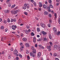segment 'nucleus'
<instances>
[{
    "label": "nucleus",
    "mask_w": 60,
    "mask_h": 60,
    "mask_svg": "<svg viewBox=\"0 0 60 60\" xmlns=\"http://www.w3.org/2000/svg\"><path fill=\"white\" fill-rule=\"evenodd\" d=\"M48 26L49 27H50V24H48Z\"/></svg>",
    "instance_id": "a18cd8bd"
},
{
    "label": "nucleus",
    "mask_w": 60,
    "mask_h": 60,
    "mask_svg": "<svg viewBox=\"0 0 60 60\" xmlns=\"http://www.w3.org/2000/svg\"><path fill=\"white\" fill-rule=\"evenodd\" d=\"M49 3L51 4L52 3V1L51 0H49L48 1Z\"/></svg>",
    "instance_id": "b1692460"
},
{
    "label": "nucleus",
    "mask_w": 60,
    "mask_h": 60,
    "mask_svg": "<svg viewBox=\"0 0 60 60\" xmlns=\"http://www.w3.org/2000/svg\"><path fill=\"white\" fill-rule=\"evenodd\" d=\"M34 4L35 6H36V3H34Z\"/></svg>",
    "instance_id": "e2e57ef3"
},
{
    "label": "nucleus",
    "mask_w": 60,
    "mask_h": 60,
    "mask_svg": "<svg viewBox=\"0 0 60 60\" xmlns=\"http://www.w3.org/2000/svg\"><path fill=\"white\" fill-rule=\"evenodd\" d=\"M2 21V19L0 18V22H1Z\"/></svg>",
    "instance_id": "052dcab7"
},
{
    "label": "nucleus",
    "mask_w": 60,
    "mask_h": 60,
    "mask_svg": "<svg viewBox=\"0 0 60 60\" xmlns=\"http://www.w3.org/2000/svg\"><path fill=\"white\" fill-rule=\"evenodd\" d=\"M49 22L50 23H52L51 22H52V21L51 20H49Z\"/></svg>",
    "instance_id": "09e8293b"
},
{
    "label": "nucleus",
    "mask_w": 60,
    "mask_h": 60,
    "mask_svg": "<svg viewBox=\"0 0 60 60\" xmlns=\"http://www.w3.org/2000/svg\"><path fill=\"white\" fill-rule=\"evenodd\" d=\"M49 43L51 45H52V43L51 42H50Z\"/></svg>",
    "instance_id": "13d9d810"
},
{
    "label": "nucleus",
    "mask_w": 60,
    "mask_h": 60,
    "mask_svg": "<svg viewBox=\"0 0 60 60\" xmlns=\"http://www.w3.org/2000/svg\"><path fill=\"white\" fill-rule=\"evenodd\" d=\"M38 54L39 55H40V56H41V53L40 52H39Z\"/></svg>",
    "instance_id": "ea45409f"
},
{
    "label": "nucleus",
    "mask_w": 60,
    "mask_h": 60,
    "mask_svg": "<svg viewBox=\"0 0 60 60\" xmlns=\"http://www.w3.org/2000/svg\"><path fill=\"white\" fill-rule=\"evenodd\" d=\"M43 41H47V39L46 38H45L44 39H43Z\"/></svg>",
    "instance_id": "aec40b11"
},
{
    "label": "nucleus",
    "mask_w": 60,
    "mask_h": 60,
    "mask_svg": "<svg viewBox=\"0 0 60 60\" xmlns=\"http://www.w3.org/2000/svg\"><path fill=\"white\" fill-rule=\"evenodd\" d=\"M49 7L50 8H53V6L51 4H50L49 5Z\"/></svg>",
    "instance_id": "f3484780"
},
{
    "label": "nucleus",
    "mask_w": 60,
    "mask_h": 60,
    "mask_svg": "<svg viewBox=\"0 0 60 60\" xmlns=\"http://www.w3.org/2000/svg\"><path fill=\"white\" fill-rule=\"evenodd\" d=\"M41 49H44V47H43V46H41Z\"/></svg>",
    "instance_id": "69168bd1"
},
{
    "label": "nucleus",
    "mask_w": 60,
    "mask_h": 60,
    "mask_svg": "<svg viewBox=\"0 0 60 60\" xmlns=\"http://www.w3.org/2000/svg\"><path fill=\"white\" fill-rule=\"evenodd\" d=\"M46 9H48V10H49L50 9V7H47L46 8Z\"/></svg>",
    "instance_id": "c9c22d12"
},
{
    "label": "nucleus",
    "mask_w": 60,
    "mask_h": 60,
    "mask_svg": "<svg viewBox=\"0 0 60 60\" xmlns=\"http://www.w3.org/2000/svg\"><path fill=\"white\" fill-rule=\"evenodd\" d=\"M23 9H24V10H26V7H25V6H23L22 7Z\"/></svg>",
    "instance_id": "6ab92c4d"
},
{
    "label": "nucleus",
    "mask_w": 60,
    "mask_h": 60,
    "mask_svg": "<svg viewBox=\"0 0 60 60\" xmlns=\"http://www.w3.org/2000/svg\"><path fill=\"white\" fill-rule=\"evenodd\" d=\"M50 18H51L52 17V15H51V14H49V16H48Z\"/></svg>",
    "instance_id": "393cba45"
},
{
    "label": "nucleus",
    "mask_w": 60,
    "mask_h": 60,
    "mask_svg": "<svg viewBox=\"0 0 60 60\" xmlns=\"http://www.w3.org/2000/svg\"><path fill=\"white\" fill-rule=\"evenodd\" d=\"M4 51H2V53H1V54H4Z\"/></svg>",
    "instance_id": "e433bc0d"
},
{
    "label": "nucleus",
    "mask_w": 60,
    "mask_h": 60,
    "mask_svg": "<svg viewBox=\"0 0 60 60\" xmlns=\"http://www.w3.org/2000/svg\"><path fill=\"white\" fill-rule=\"evenodd\" d=\"M7 30H8V29L7 28H6L5 29V31L6 32H7Z\"/></svg>",
    "instance_id": "6e6d98bb"
},
{
    "label": "nucleus",
    "mask_w": 60,
    "mask_h": 60,
    "mask_svg": "<svg viewBox=\"0 0 60 60\" xmlns=\"http://www.w3.org/2000/svg\"><path fill=\"white\" fill-rule=\"evenodd\" d=\"M41 56V55H39V54H38V57H40Z\"/></svg>",
    "instance_id": "5fc2aeb1"
},
{
    "label": "nucleus",
    "mask_w": 60,
    "mask_h": 60,
    "mask_svg": "<svg viewBox=\"0 0 60 60\" xmlns=\"http://www.w3.org/2000/svg\"><path fill=\"white\" fill-rule=\"evenodd\" d=\"M48 50L49 51H51V49H50V48H49V49H48Z\"/></svg>",
    "instance_id": "8fccbe9b"
},
{
    "label": "nucleus",
    "mask_w": 60,
    "mask_h": 60,
    "mask_svg": "<svg viewBox=\"0 0 60 60\" xmlns=\"http://www.w3.org/2000/svg\"><path fill=\"white\" fill-rule=\"evenodd\" d=\"M24 13V14H25V15H27L28 14L26 12H25Z\"/></svg>",
    "instance_id": "cd10ccee"
},
{
    "label": "nucleus",
    "mask_w": 60,
    "mask_h": 60,
    "mask_svg": "<svg viewBox=\"0 0 60 60\" xmlns=\"http://www.w3.org/2000/svg\"><path fill=\"white\" fill-rule=\"evenodd\" d=\"M55 60H59L58 58H56L55 59Z\"/></svg>",
    "instance_id": "774afa93"
},
{
    "label": "nucleus",
    "mask_w": 60,
    "mask_h": 60,
    "mask_svg": "<svg viewBox=\"0 0 60 60\" xmlns=\"http://www.w3.org/2000/svg\"><path fill=\"white\" fill-rule=\"evenodd\" d=\"M11 56H8V58L9 59H10V58H11Z\"/></svg>",
    "instance_id": "7c9ffc66"
},
{
    "label": "nucleus",
    "mask_w": 60,
    "mask_h": 60,
    "mask_svg": "<svg viewBox=\"0 0 60 60\" xmlns=\"http://www.w3.org/2000/svg\"><path fill=\"white\" fill-rule=\"evenodd\" d=\"M22 40L23 41H26L27 40L26 38H23L22 39Z\"/></svg>",
    "instance_id": "2eb2a0df"
},
{
    "label": "nucleus",
    "mask_w": 60,
    "mask_h": 60,
    "mask_svg": "<svg viewBox=\"0 0 60 60\" xmlns=\"http://www.w3.org/2000/svg\"><path fill=\"white\" fill-rule=\"evenodd\" d=\"M11 1V0H8L6 1V2L7 3V4H8L9 3H10V1Z\"/></svg>",
    "instance_id": "5701e85b"
},
{
    "label": "nucleus",
    "mask_w": 60,
    "mask_h": 60,
    "mask_svg": "<svg viewBox=\"0 0 60 60\" xmlns=\"http://www.w3.org/2000/svg\"><path fill=\"white\" fill-rule=\"evenodd\" d=\"M53 31H54L55 32H56V28L55 27H54L53 28Z\"/></svg>",
    "instance_id": "6e6552de"
},
{
    "label": "nucleus",
    "mask_w": 60,
    "mask_h": 60,
    "mask_svg": "<svg viewBox=\"0 0 60 60\" xmlns=\"http://www.w3.org/2000/svg\"><path fill=\"white\" fill-rule=\"evenodd\" d=\"M24 31L26 34H28V31L27 30H24Z\"/></svg>",
    "instance_id": "1a4fd4ad"
},
{
    "label": "nucleus",
    "mask_w": 60,
    "mask_h": 60,
    "mask_svg": "<svg viewBox=\"0 0 60 60\" xmlns=\"http://www.w3.org/2000/svg\"><path fill=\"white\" fill-rule=\"evenodd\" d=\"M41 26L43 28H45V27H46V25H45V24L41 23Z\"/></svg>",
    "instance_id": "7ed1b4c3"
},
{
    "label": "nucleus",
    "mask_w": 60,
    "mask_h": 60,
    "mask_svg": "<svg viewBox=\"0 0 60 60\" xmlns=\"http://www.w3.org/2000/svg\"><path fill=\"white\" fill-rule=\"evenodd\" d=\"M10 20H9V19H8V20H7V21L8 22V23H9V22H10Z\"/></svg>",
    "instance_id": "4c0bfd02"
},
{
    "label": "nucleus",
    "mask_w": 60,
    "mask_h": 60,
    "mask_svg": "<svg viewBox=\"0 0 60 60\" xmlns=\"http://www.w3.org/2000/svg\"><path fill=\"white\" fill-rule=\"evenodd\" d=\"M49 38L50 39H51V35H49Z\"/></svg>",
    "instance_id": "58836bf2"
},
{
    "label": "nucleus",
    "mask_w": 60,
    "mask_h": 60,
    "mask_svg": "<svg viewBox=\"0 0 60 60\" xmlns=\"http://www.w3.org/2000/svg\"><path fill=\"white\" fill-rule=\"evenodd\" d=\"M27 58L28 60H29V59H30V57L29 56H27Z\"/></svg>",
    "instance_id": "72a5a7b5"
},
{
    "label": "nucleus",
    "mask_w": 60,
    "mask_h": 60,
    "mask_svg": "<svg viewBox=\"0 0 60 60\" xmlns=\"http://www.w3.org/2000/svg\"><path fill=\"white\" fill-rule=\"evenodd\" d=\"M43 7L44 8H47V6H46V5L44 4L43 5Z\"/></svg>",
    "instance_id": "9d476101"
},
{
    "label": "nucleus",
    "mask_w": 60,
    "mask_h": 60,
    "mask_svg": "<svg viewBox=\"0 0 60 60\" xmlns=\"http://www.w3.org/2000/svg\"><path fill=\"white\" fill-rule=\"evenodd\" d=\"M19 56L21 58H22V55H19Z\"/></svg>",
    "instance_id": "49530a36"
},
{
    "label": "nucleus",
    "mask_w": 60,
    "mask_h": 60,
    "mask_svg": "<svg viewBox=\"0 0 60 60\" xmlns=\"http://www.w3.org/2000/svg\"><path fill=\"white\" fill-rule=\"evenodd\" d=\"M12 29L13 30H15V27L13 25L12 27Z\"/></svg>",
    "instance_id": "dca6fc26"
},
{
    "label": "nucleus",
    "mask_w": 60,
    "mask_h": 60,
    "mask_svg": "<svg viewBox=\"0 0 60 60\" xmlns=\"http://www.w3.org/2000/svg\"><path fill=\"white\" fill-rule=\"evenodd\" d=\"M44 14L45 15H48L49 14V12H46V11H44Z\"/></svg>",
    "instance_id": "39448f33"
},
{
    "label": "nucleus",
    "mask_w": 60,
    "mask_h": 60,
    "mask_svg": "<svg viewBox=\"0 0 60 60\" xmlns=\"http://www.w3.org/2000/svg\"><path fill=\"white\" fill-rule=\"evenodd\" d=\"M1 29H4V26H1Z\"/></svg>",
    "instance_id": "79ce46f5"
},
{
    "label": "nucleus",
    "mask_w": 60,
    "mask_h": 60,
    "mask_svg": "<svg viewBox=\"0 0 60 60\" xmlns=\"http://www.w3.org/2000/svg\"><path fill=\"white\" fill-rule=\"evenodd\" d=\"M4 24H6V21L5 19L4 20Z\"/></svg>",
    "instance_id": "bb28decb"
},
{
    "label": "nucleus",
    "mask_w": 60,
    "mask_h": 60,
    "mask_svg": "<svg viewBox=\"0 0 60 60\" xmlns=\"http://www.w3.org/2000/svg\"><path fill=\"white\" fill-rule=\"evenodd\" d=\"M42 33L44 35H46L47 34V33L45 32V31H42Z\"/></svg>",
    "instance_id": "0eeeda50"
},
{
    "label": "nucleus",
    "mask_w": 60,
    "mask_h": 60,
    "mask_svg": "<svg viewBox=\"0 0 60 60\" xmlns=\"http://www.w3.org/2000/svg\"><path fill=\"white\" fill-rule=\"evenodd\" d=\"M25 46L26 47H29L30 46V45H29V44L26 43L25 44Z\"/></svg>",
    "instance_id": "f8f14e48"
},
{
    "label": "nucleus",
    "mask_w": 60,
    "mask_h": 60,
    "mask_svg": "<svg viewBox=\"0 0 60 60\" xmlns=\"http://www.w3.org/2000/svg\"><path fill=\"white\" fill-rule=\"evenodd\" d=\"M55 33H56V34H57V35H59V34H60V31H59L57 33V32H55Z\"/></svg>",
    "instance_id": "4468645a"
},
{
    "label": "nucleus",
    "mask_w": 60,
    "mask_h": 60,
    "mask_svg": "<svg viewBox=\"0 0 60 60\" xmlns=\"http://www.w3.org/2000/svg\"><path fill=\"white\" fill-rule=\"evenodd\" d=\"M20 49L21 51H22V50H23V48H21V47L20 48Z\"/></svg>",
    "instance_id": "de8ad7c7"
},
{
    "label": "nucleus",
    "mask_w": 60,
    "mask_h": 60,
    "mask_svg": "<svg viewBox=\"0 0 60 60\" xmlns=\"http://www.w3.org/2000/svg\"><path fill=\"white\" fill-rule=\"evenodd\" d=\"M31 35L32 36H34V34L33 32H32L31 33Z\"/></svg>",
    "instance_id": "a211bd4d"
},
{
    "label": "nucleus",
    "mask_w": 60,
    "mask_h": 60,
    "mask_svg": "<svg viewBox=\"0 0 60 60\" xmlns=\"http://www.w3.org/2000/svg\"><path fill=\"white\" fill-rule=\"evenodd\" d=\"M8 5L9 7H11V3H9L8 4Z\"/></svg>",
    "instance_id": "c756f323"
},
{
    "label": "nucleus",
    "mask_w": 60,
    "mask_h": 60,
    "mask_svg": "<svg viewBox=\"0 0 60 60\" xmlns=\"http://www.w3.org/2000/svg\"><path fill=\"white\" fill-rule=\"evenodd\" d=\"M38 41H41V39H39L37 40Z\"/></svg>",
    "instance_id": "0e129e2a"
},
{
    "label": "nucleus",
    "mask_w": 60,
    "mask_h": 60,
    "mask_svg": "<svg viewBox=\"0 0 60 60\" xmlns=\"http://www.w3.org/2000/svg\"><path fill=\"white\" fill-rule=\"evenodd\" d=\"M17 38H19V35H17Z\"/></svg>",
    "instance_id": "338daca9"
},
{
    "label": "nucleus",
    "mask_w": 60,
    "mask_h": 60,
    "mask_svg": "<svg viewBox=\"0 0 60 60\" xmlns=\"http://www.w3.org/2000/svg\"><path fill=\"white\" fill-rule=\"evenodd\" d=\"M11 51H13V48H11Z\"/></svg>",
    "instance_id": "864d4df0"
},
{
    "label": "nucleus",
    "mask_w": 60,
    "mask_h": 60,
    "mask_svg": "<svg viewBox=\"0 0 60 60\" xmlns=\"http://www.w3.org/2000/svg\"><path fill=\"white\" fill-rule=\"evenodd\" d=\"M26 54H28L29 53V51L28 50H26Z\"/></svg>",
    "instance_id": "a878e982"
},
{
    "label": "nucleus",
    "mask_w": 60,
    "mask_h": 60,
    "mask_svg": "<svg viewBox=\"0 0 60 60\" xmlns=\"http://www.w3.org/2000/svg\"><path fill=\"white\" fill-rule=\"evenodd\" d=\"M16 60H18L19 59V58L18 57H17L16 58Z\"/></svg>",
    "instance_id": "3c124183"
},
{
    "label": "nucleus",
    "mask_w": 60,
    "mask_h": 60,
    "mask_svg": "<svg viewBox=\"0 0 60 60\" xmlns=\"http://www.w3.org/2000/svg\"><path fill=\"white\" fill-rule=\"evenodd\" d=\"M37 30L38 32H40V28H38L37 29Z\"/></svg>",
    "instance_id": "4be33fe9"
},
{
    "label": "nucleus",
    "mask_w": 60,
    "mask_h": 60,
    "mask_svg": "<svg viewBox=\"0 0 60 60\" xmlns=\"http://www.w3.org/2000/svg\"><path fill=\"white\" fill-rule=\"evenodd\" d=\"M35 47H37V44H36L35 45Z\"/></svg>",
    "instance_id": "4d7b16f0"
},
{
    "label": "nucleus",
    "mask_w": 60,
    "mask_h": 60,
    "mask_svg": "<svg viewBox=\"0 0 60 60\" xmlns=\"http://www.w3.org/2000/svg\"><path fill=\"white\" fill-rule=\"evenodd\" d=\"M30 55L31 56H32L33 57H34V54H33L32 52H30Z\"/></svg>",
    "instance_id": "423d86ee"
},
{
    "label": "nucleus",
    "mask_w": 60,
    "mask_h": 60,
    "mask_svg": "<svg viewBox=\"0 0 60 60\" xmlns=\"http://www.w3.org/2000/svg\"><path fill=\"white\" fill-rule=\"evenodd\" d=\"M15 7V5H13L11 7V8H14Z\"/></svg>",
    "instance_id": "c85d7f7f"
},
{
    "label": "nucleus",
    "mask_w": 60,
    "mask_h": 60,
    "mask_svg": "<svg viewBox=\"0 0 60 60\" xmlns=\"http://www.w3.org/2000/svg\"><path fill=\"white\" fill-rule=\"evenodd\" d=\"M56 55H57V54H56V53H54V56H56Z\"/></svg>",
    "instance_id": "2f4dec72"
},
{
    "label": "nucleus",
    "mask_w": 60,
    "mask_h": 60,
    "mask_svg": "<svg viewBox=\"0 0 60 60\" xmlns=\"http://www.w3.org/2000/svg\"><path fill=\"white\" fill-rule=\"evenodd\" d=\"M23 6H25V7H26V6H27V5H26V4H24Z\"/></svg>",
    "instance_id": "c03bdc74"
},
{
    "label": "nucleus",
    "mask_w": 60,
    "mask_h": 60,
    "mask_svg": "<svg viewBox=\"0 0 60 60\" xmlns=\"http://www.w3.org/2000/svg\"><path fill=\"white\" fill-rule=\"evenodd\" d=\"M58 21L59 23V24H60V18H59L58 19Z\"/></svg>",
    "instance_id": "473e14b6"
},
{
    "label": "nucleus",
    "mask_w": 60,
    "mask_h": 60,
    "mask_svg": "<svg viewBox=\"0 0 60 60\" xmlns=\"http://www.w3.org/2000/svg\"><path fill=\"white\" fill-rule=\"evenodd\" d=\"M35 19L37 20L38 21V20H39V19L37 17H36Z\"/></svg>",
    "instance_id": "603ef678"
},
{
    "label": "nucleus",
    "mask_w": 60,
    "mask_h": 60,
    "mask_svg": "<svg viewBox=\"0 0 60 60\" xmlns=\"http://www.w3.org/2000/svg\"><path fill=\"white\" fill-rule=\"evenodd\" d=\"M39 6L40 7H41L42 6V4H40Z\"/></svg>",
    "instance_id": "f704fd0d"
},
{
    "label": "nucleus",
    "mask_w": 60,
    "mask_h": 60,
    "mask_svg": "<svg viewBox=\"0 0 60 60\" xmlns=\"http://www.w3.org/2000/svg\"><path fill=\"white\" fill-rule=\"evenodd\" d=\"M13 19H11V22H13Z\"/></svg>",
    "instance_id": "37998d69"
},
{
    "label": "nucleus",
    "mask_w": 60,
    "mask_h": 60,
    "mask_svg": "<svg viewBox=\"0 0 60 60\" xmlns=\"http://www.w3.org/2000/svg\"><path fill=\"white\" fill-rule=\"evenodd\" d=\"M48 11H49V12H51V10L50 9H48Z\"/></svg>",
    "instance_id": "680f3d73"
},
{
    "label": "nucleus",
    "mask_w": 60,
    "mask_h": 60,
    "mask_svg": "<svg viewBox=\"0 0 60 60\" xmlns=\"http://www.w3.org/2000/svg\"><path fill=\"white\" fill-rule=\"evenodd\" d=\"M18 53V52L16 49H15V51L14 52V54L15 55H16L17 56H18V54H17V53Z\"/></svg>",
    "instance_id": "f03ea898"
},
{
    "label": "nucleus",
    "mask_w": 60,
    "mask_h": 60,
    "mask_svg": "<svg viewBox=\"0 0 60 60\" xmlns=\"http://www.w3.org/2000/svg\"><path fill=\"white\" fill-rule=\"evenodd\" d=\"M33 39V42H36V39L35 37H34Z\"/></svg>",
    "instance_id": "ddd939ff"
},
{
    "label": "nucleus",
    "mask_w": 60,
    "mask_h": 60,
    "mask_svg": "<svg viewBox=\"0 0 60 60\" xmlns=\"http://www.w3.org/2000/svg\"><path fill=\"white\" fill-rule=\"evenodd\" d=\"M4 11L6 13H8L10 12V11L8 10H4Z\"/></svg>",
    "instance_id": "20e7f679"
},
{
    "label": "nucleus",
    "mask_w": 60,
    "mask_h": 60,
    "mask_svg": "<svg viewBox=\"0 0 60 60\" xmlns=\"http://www.w3.org/2000/svg\"><path fill=\"white\" fill-rule=\"evenodd\" d=\"M26 27L27 28V29H29L30 28V27H29V26L27 25L26 26Z\"/></svg>",
    "instance_id": "a19ab883"
},
{
    "label": "nucleus",
    "mask_w": 60,
    "mask_h": 60,
    "mask_svg": "<svg viewBox=\"0 0 60 60\" xmlns=\"http://www.w3.org/2000/svg\"><path fill=\"white\" fill-rule=\"evenodd\" d=\"M56 1L57 2H59L60 0H56Z\"/></svg>",
    "instance_id": "bf43d9fd"
},
{
    "label": "nucleus",
    "mask_w": 60,
    "mask_h": 60,
    "mask_svg": "<svg viewBox=\"0 0 60 60\" xmlns=\"http://www.w3.org/2000/svg\"><path fill=\"white\" fill-rule=\"evenodd\" d=\"M11 12L12 14H16L18 12V10L15 11L12 10L11 11Z\"/></svg>",
    "instance_id": "f257e3e1"
},
{
    "label": "nucleus",
    "mask_w": 60,
    "mask_h": 60,
    "mask_svg": "<svg viewBox=\"0 0 60 60\" xmlns=\"http://www.w3.org/2000/svg\"><path fill=\"white\" fill-rule=\"evenodd\" d=\"M33 53H34L35 54V53H36V50L35 49H34L33 50Z\"/></svg>",
    "instance_id": "412c9836"
},
{
    "label": "nucleus",
    "mask_w": 60,
    "mask_h": 60,
    "mask_svg": "<svg viewBox=\"0 0 60 60\" xmlns=\"http://www.w3.org/2000/svg\"><path fill=\"white\" fill-rule=\"evenodd\" d=\"M54 49H56L57 48V45H54Z\"/></svg>",
    "instance_id": "9b49d317"
}]
</instances>
